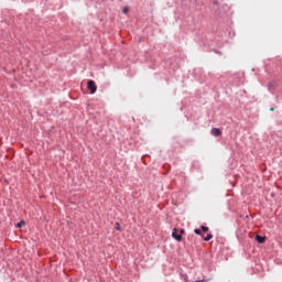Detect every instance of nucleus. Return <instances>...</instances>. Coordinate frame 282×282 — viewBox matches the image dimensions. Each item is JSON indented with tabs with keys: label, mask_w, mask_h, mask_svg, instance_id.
I'll return each mask as SVG.
<instances>
[{
	"label": "nucleus",
	"mask_w": 282,
	"mask_h": 282,
	"mask_svg": "<svg viewBox=\"0 0 282 282\" xmlns=\"http://www.w3.org/2000/svg\"><path fill=\"white\" fill-rule=\"evenodd\" d=\"M195 282H208V280H198V281H195Z\"/></svg>",
	"instance_id": "nucleus-11"
},
{
	"label": "nucleus",
	"mask_w": 282,
	"mask_h": 282,
	"mask_svg": "<svg viewBox=\"0 0 282 282\" xmlns=\"http://www.w3.org/2000/svg\"><path fill=\"white\" fill-rule=\"evenodd\" d=\"M172 237L173 239H175L176 241H182V236L177 234V229L174 228L173 232H172Z\"/></svg>",
	"instance_id": "nucleus-2"
},
{
	"label": "nucleus",
	"mask_w": 282,
	"mask_h": 282,
	"mask_svg": "<svg viewBox=\"0 0 282 282\" xmlns=\"http://www.w3.org/2000/svg\"><path fill=\"white\" fill-rule=\"evenodd\" d=\"M202 231H203V232H208V227L202 226Z\"/></svg>",
	"instance_id": "nucleus-7"
},
{
	"label": "nucleus",
	"mask_w": 282,
	"mask_h": 282,
	"mask_svg": "<svg viewBox=\"0 0 282 282\" xmlns=\"http://www.w3.org/2000/svg\"><path fill=\"white\" fill-rule=\"evenodd\" d=\"M127 12H129V9L124 8L123 9V14H127Z\"/></svg>",
	"instance_id": "nucleus-10"
},
{
	"label": "nucleus",
	"mask_w": 282,
	"mask_h": 282,
	"mask_svg": "<svg viewBox=\"0 0 282 282\" xmlns=\"http://www.w3.org/2000/svg\"><path fill=\"white\" fill-rule=\"evenodd\" d=\"M115 228H116V230H120V224L116 223Z\"/></svg>",
	"instance_id": "nucleus-9"
},
{
	"label": "nucleus",
	"mask_w": 282,
	"mask_h": 282,
	"mask_svg": "<svg viewBox=\"0 0 282 282\" xmlns=\"http://www.w3.org/2000/svg\"><path fill=\"white\" fill-rule=\"evenodd\" d=\"M220 134H221V130H219V128L212 129V135H215V138H218V135Z\"/></svg>",
	"instance_id": "nucleus-3"
},
{
	"label": "nucleus",
	"mask_w": 282,
	"mask_h": 282,
	"mask_svg": "<svg viewBox=\"0 0 282 282\" xmlns=\"http://www.w3.org/2000/svg\"><path fill=\"white\" fill-rule=\"evenodd\" d=\"M194 232H195V235H202V230L200 229H195Z\"/></svg>",
	"instance_id": "nucleus-8"
},
{
	"label": "nucleus",
	"mask_w": 282,
	"mask_h": 282,
	"mask_svg": "<svg viewBox=\"0 0 282 282\" xmlns=\"http://www.w3.org/2000/svg\"><path fill=\"white\" fill-rule=\"evenodd\" d=\"M256 241H258V243H264L265 242V237L257 235L256 236Z\"/></svg>",
	"instance_id": "nucleus-4"
},
{
	"label": "nucleus",
	"mask_w": 282,
	"mask_h": 282,
	"mask_svg": "<svg viewBox=\"0 0 282 282\" xmlns=\"http://www.w3.org/2000/svg\"><path fill=\"white\" fill-rule=\"evenodd\" d=\"M271 111H274V108H271Z\"/></svg>",
	"instance_id": "nucleus-12"
},
{
	"label": "nucleus",
	"mask_w": 282,
	"mask_h": 282,
	"mask_svg": "<svg viewBox=\"0 0 282 282\" xmlns=\"http://www.w3.org/2000/svg\"><path fill=\"white\" fill-rule=\"evenodd\" d=\"M87 88L90 90V94H96V91L98 90L95 80H89L87 84Z\"/></svg>",
	"instance_id": "nucleus-1"
},
{
	"label": "nucleus",
	"mask_w": 282,
	"mask_h": 282,
	"mask_svg": "<svg viewBox=\"0 0 282 282\" xmlns=\"http://www.w3.org/2000/svg\"><path fill=\"white\" fill-rule=\"evenodd\" d=\"M213 239L212 234H208L207 237L204 238V241H210Z\"/></svg>",
	"instance_id": "nucleus-6"
},
{
	"label": "nucleus",
	"mask_w": 282,
	"mask_h": 282,
	"mask_svg": "<svg viewBox=\"0 0 282 282\" xmlns=\"http://www.w3.org/2000/svg\"><path fill=\"white\" fill-rule=\"evenodd\" d=\"M25 226V220H21L20 223L17 224L18 228H23Z\"/></svg>",
	"instance_id": "nucleus-5"
}]
</instances>
